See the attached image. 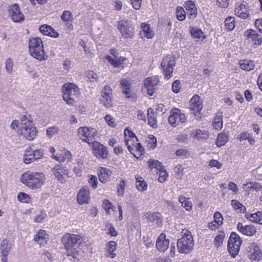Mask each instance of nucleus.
Instances as JSON below:
<instances>
[{
	"label": "nucleus",
	"instance_id": "57",
	"mask_svg": "<svg viewBox=\"0 0 262 262\" xmlns=\"http://www.w3.org/2000/svg\"><path fill=\"white\" fill-rule=\"evenodd\" d=\"M214 222L218 225H221L223 224V217L221 213L218 211L214 214Z\"/></svg>",
	"mask_w": 262,
	"mask_h": 262
},
{
	"label": "nucleus",
	"instance_id": "44",
	"mask_svg": "<svg viewBox=\"0 0 262 262\" xmlns=\"http://www.w3.org/2000/svg\"><path fill=\"white\" fill-rule=\"evenodd\" d=\"M141 28L144 33V36L148 38H151L154 35V33L150 30L149 26L148 24L142 23L141 24Z\"/></svg>",
	"mask_w": 262,
	"mask_h": 262
},
{
	"label": "nucleus",
	"instance_id": "3",
	"mask_svg": "<svg viewBox=\"0 0 262 262\" xmlns=\"http://www.w3.org/2000/svg\"><path fill=\"white\" fill-rule=\"evenodd\" d=\"M29 52L33 57L40 61L46 60L48 55L46 54L43 42L39 37H32L28 42Z\"/></svg>",
	"mask_w": 262,
	"mask_h": 262
},
{
	"label": "nucleus",
	"instance_id": "25",
	"mask_svg": "<svg viewBox=\"0 0 262 262\" xmlns=\"http://www.w3.org/2000/svg\"><path fill=\"white\" fill-rule=\"evenodd\" d=\"M54 175L57 180L60 183H63L64 182V175L66 174V169L64 167L62 166L57 165L53 169Z\"/></svg>",
	"mask_w": 262,
	"mask_h": 262
},
{
	"label": "nucleus",
	"instance_id": "53",
	"mask_svg": "<svg viewBox=\"0 0 262 262\" xmlns=\"http://www.w3.org/2000/svg\"><path fill=\"white\" fill-rule=\"evenodd\" d=\"M112 97H106L102 96L101 102L106 107H110L112 105Z\"/></svg>",
	"mask_w": 262,
	"mask_h": 262
},
{
	"label": "nucleus",
	"instance_id": "17",
	"mask_svg": "<svg viewBox=\"0 0 262 262\" xmlns=\"http://www.w3.org/2000/svg\"><path fill=\"white\" fill-rule=\"evenodd\" d=\"M249 6L248 4L243 3L235 8V13L238 16L243 19H247L249 16Z\"/></svg>",
	"mask_w": 262,
	"mask_h": 262
},
{
	"label": "nucleus",
	"instance_id": "20",
	"mask_svg": "<svg viewBox=\"0 0 262 262\" xmlns=\"http://www.w3.org/2000/svg\"><path fill=\"white\" fill-rule=\"evenodd\" d=\"M49 239V235L44 230H39L34 235V240L41 246H44Z\"/></svg>",
	"mask_w": 262,
	"mask_h": 262
},
{
	"label": "nucleus",
	"instance_id": "10",
	"mask_svg": "<svg viewBox=\"0 0 262 262\" xmlns=\"http://www.w3.org/2000/svg\"><path fill=\"white\" fill-rule=\"evenodd\" d=\"M78 133L79 136H81L80 138L85 142H87L90 145L93 142H91L94 139L97 131L95 128L88 127H80L78 129Z\"/></svg>",
	"mask_w": 262,
	"mask_h": 262
},
{
	"label": "nucleus",
	"instance_id": "4",
	"mask_svg": "<svg viewBox=\"0 0 262 262\" xmlns=\"http://www.w3.org/2000/svg\"><path fill=\"white\" fill-rule=\"evenodd\" d=\"M81 243L80 236L74 234L67 233V256L72 261H77V248Z\"/></svg>",
	"mask_w": 262,
	"mask_h": 262
},
{
	"label": "nucleus",
	"instance_id": "23",
	"mask_svg": "<svg viewBox=\"0 0 262 262\" xmlns=\"http://www.w3.org/2000/svg\"><path fill=\"white\" fill-rule=\"evenodd\" d=\"M80 94V90L77 85L71 82L67 83V97H78Z\"/></svg>",
	"mask_w": 262,
	"mask_h": 262
},
{
	"label": "nucleus",
	"instance_id": "2",
	"mask_svg": "<svg viewBox=\"0 0 262 262\" xmlns=\"http://www.w3.org/2000/svg\"><path fill=\"white\" fill-rule=\"evenodd\" d=\"M20 181L29 188L36 190L40 188L45 184L46 177L41 172L27 171L22 174Z\"/></svg>",
	"mask_w": 262,
	"mask_h": 262
},
{
	"label": "nucleus",
	"instance_id": "49",
	"mask_svg": "<svg viewBox=\"0 0 262 262\" xmlns=\"http://www.w3.org/2000/svg\"><path fill=\"white\" fill-rule=\"evenodd\" d=\"M149 217L151 221L156 222L158 224L162 223V219L161 215L158 212L150 213L149 215Z\"/></svg>",
	"mask_w": 262,
	"mask_h": 262
},
{
	"label": "nucleus",
	"instance_id": "32",
	"mask_svg": "<svg viewBox=\"0 0 262 262\" xmlns=\"http://www.w3.org/2000/svg\"><path fill=\"white\" fill-rule=\"evenodd\" d=\"M147 118L148 124L152 127L157 126V118L155 116V112L154 110L150 107L147 110Z\"/></svg>",
	"mask_w": 262,
	"mask_h": 262
},
{
	"label": "nucleus",
	"instance_id": "27",
	"mask_svg": "<svg viewBox=\"0 0 262 262\" xmlns=\"http://www.w3.org/2000/svg\"><path fill=\"white\" fill-rule=\"evenodd\" d=\"M117 243L114 241L109 242L106 247V253L105 255L114 258L116 257V253H114L116 250Z\"/></svg>",
	"mask_w": 262,
	"mask_h": 262
},
{
	"label": "nucleus",
	"instance_id": "7",
	"mask_svg": "<svg viewBox=\"0 0 262 262\" xmlns=\"http://www.w3.org/2000/svg\"><path fill=\"white\" fill-rule=\"evenodd\" d=\"M44 150L42 149H33L31 147L26 149L24 152L23 161L29 164L42 158Z\"/></svg>",
	"mask_w": 262,
	"mask_h": 262
},
{
	"label": "nucleus",
	"instance_id": "14",
	"mask_svg": "<svg viewBox=\"0 0 262 262\" xmlns=\"http://www.w3.org/2000/svg\"><path fill=\"white\" fill-rule=\"evenodd\" d=\"M248 253V256L252 260H259L262 257L260 249L258 245L255 243L250 244L246 248Z\"/></svg>",
	"mask_w": 262,
	"mask_h": 262
},
{
	"label": "nucleus",
	"instance_id": "26",
	"mask_svg": "<svg viewBox=\"0 0 262 262\" xmlns=\"http://www.w3.org/2000/svg\"><path fill=\"white\" fill-rule=\"evenodd\" d=\"M245 216L247 219L253 223L262 225V212L257 211L254 213H246Z\"/></svg>",
	"mask_w": 262,
	"mask_h": 262
},
{
	"label": "nucleus",
	"instance_id": "48",
	"mask_svg": "<svg viewBox=\"0 0 262 262\" xmlns=\"http://www.w3.org/2000/svg\"><path fill=\"white\" fill-rule=\"evenodd\" d=\"M47 217V214L45 211H41L36 214L34 218V222L37 223H41Z\"/></svg>",
	"mask_w": 262,
	"mask_h": 262
},
{
	"label": "nucleus",
	"instance_id": "41",
	"mask_svg": "<svg viewBox=\"0 0 262 262\" xmlns=\"http://www.w3.org/2000/svg\"><path fill=\"white\" fill-rule=\"evenodd\" d=\"M231 204L235 210H238L240 213H244L246 210V207L237 200H232Z\"/></svg>",
	"mask_w": 262,
	"mask_h": 262
},
{
	"label": "nucleus",
	"instance_id": "33",
	"mask_svg": "<svg viewBox=\"0 0 262 262\" xmlns=\"http://www.w3.org/2000/svg\"><path fill=\"white\" fill-rule=\"evenodd\" d=\"M121 88L122 92L125 94V97L127 98L130 97V84L129 81L125 79L121 80L120 82Z\"/></svg>",
	"mask_w": 262,
	"mask_h": 262
},
{
	"label": "nucleus",
	"instance_id": "34",
	"mask_svg": "<svg viewBox=\"0 0 262 262\" xmlns=\"http://www.w3.org/2000/svg\"><path fill=\"white\" fill-rule=\"evenodd\" d=\"M213 126L217 130H220L223 127L222 113L221 112H217L216 113L215 117L214 118Z\"/></svg>",
	"mask_w": 262,
	"mask_h": 262
},
{
	"label": "nucleus",
	"instance_id": "6",
	"mask_svg": "<svg viewBox=\"0 0 262 262\" xmlns=\"http://www.w3.org/2000/svg\"><path fill=\"white\" fill-rule=\"evenodd\" d=\"M242 240L239 236L235 232H232L228 242V249L233 257H235L238 253Z\"/></svg>",
	"mask_w": 262,
	"mask_h": 262
},
{
	"label": "nucleus",
	"instance_id": "9",
	"mask_svg": "<svg viewBox=\"0 0 262 262\" xmlns=\"http://www.w3.org/2000/svg\"><path fill=\"white\" fill-rule=\"evenodd\" d=\"M175 64L176 60L173 57L167 56L163 59L161 66L164 71L165 77L167 79L172 77Z\"/></svg>",
	"mask_w": 262,
	"mask_h": 262
},
{
	"label": "nucleus",
	"instance_id": "13",
	"mask_svg": "<svg viewBox=\"0 0 262 262\" xmlns=\"http://www.w3.org/2000/svg\"><path fill=\"white\" fill-rule=\"evenodd\" d=\"M118 29L125 38H130L134 36V29L132 24L127 20H121L118 25Z\"/></svg>",
	"mask_w": 262,
	"mask_h": 262
},
{
	"label": "nucleus",
	"instance_id": "36",
	"mask_svg": "<svg viewBox=\"0 0 262 262\" xmlns=\"http://www.w3.org/2000/svg\"><path fill=\"white\" fill-rule=\"evenodd\" d=\"M239 64L240 67L242 69L247 71H250L254 69V64L253 61L244 60L240 61Z\"/></svg>",
	"mask_w": 262,
	"mask_h": 262
},
{
	"label": "nucleus",
	"instance_id": "47",
	"mask_svg": "<svg viewBox=\"0 0 262 262\" xmlns=\"http://www.w3.org/2000/svg\"><path fill=\"white\" fill-rule=\"evenodd\" d=\"M148 163L149 167L151 169L155 168L158 170L163 169V165L162 164L161 162H159L158 160H150V161H148Z\"/></svg>",
	"mask_w": 262,
	"mask_h": 262
},
{
	"label": "nucleus",
	"instance_id": "12",
	"mask_svg": "<svg viewBox=\"0 0 262 262\" xmlns=\"http://www.w3.org/2000/svg\"><path fill=\"white\" fill-rule=\"evenodd\" d=\"M91 145L93 148L94 155L97 158L105 159L107 158L108 151L106 147L97 141L93 142Z\"/></svg>",
	"mask_w": 262,
	"mask_h": 262
},
{
	"label": "nucleus",
	"instance_id": "38",
	"mask_svg": "<svg viewBox=\"0 0 262 262\" xmlns=\"http://www.w3.org/2000/svg\"><path fill=\"white\" fill-rule=\"evenodd\" d=\"M243 188L245 189L246 191H249L252 189H254L256 191L262 190V186L258 183H248L244 185Z\"/></svg>",
	"mask_w": 262,
	"mask_h": 262
},
{
	"label": "nucleus",
	"instance_id": "29",
	"mask_svg": "<svg viewBox=\"0 0 262 262\" xmlns=\"http://www.w3.org/2000/svg\"><path fill=\"white\" fill-rule=\"evenodd\" d=\"M112 172L109 169L106 168L101 167L98 172L99 180L103 183L106 182L108 180Z\"/></svg>",
	"mask_w": 262,
	"mask_h": 262
},
{
	"label": "nucleus",
	"instance_id": "5",
	"mask_svg": "<svg viewBox=\"0 0 262 262\" xmlns=\"http://www.w3.org/2000/svg\"><path fill=\"white\" fill-rule=\"evenodd\" d=\"M194 243L192 236L188 231H186L183 236L178 240L177 247L178 251L182 253L187 254L192 249Z\"/></svg>",
	"mask_w": 262,
	"mask_h": 262
},
{
	"label": "nucleus",
	"instance_id": "54",
	"mask_svg": "<svg viewBox=\"0 0 262 262\" xmlns=\"http://www.w3.org/2000/svg\"><path fill=\"white\" fill-rule=\"evenodd\" d=\"M86 76L89 78V80L92 82L97 81L98 80V75L93 71H88L86 73Z\"/></svg>",
	"mask_w": 262,
	"mask_h": 262
},
{
	"label": "nucleus",
	"instance_id": "59",
	"mask_svg": "<svg viewBox=\"0 0 262 262\" xmlns=\"http://www.w3.org/2000/svg\"><path fill=\"white\" fill-rule=\"evenodd\" d=\"M125 140L128 150L130 152V153L132 152L133 150H134V147L135 144L134 143L135 141L134 139H129L127 138H125Z\"/></svg>",
	"mask_w": 262,
	"mask_h": 262
},
{
	"label": "nucleus",
	"instance_id": "35",
	"mask_svg": "<svg viewBox=\"0 0 262 262\" xmlns=\"http://www.w3.org/2000/svg\"><path fill=\"white\" fill-rule=\"evenodd\" d=\"M190 33L195 38H202L205 39L206 37L203 31L197 27H191L190 28Z\"/></svg>",
	"mask_w": 262,
	"mask_h": 262
},
{
	"label": "nucleus",
	"instance_id": "8",
	"mask_svg": "<svg viewBox=\"0 0 262 262\" xmlns=\"http://www.w3.org/2000/svg\"><path fill=\"white\" fill-rule=\"evenodd\" d=\"M186 117L184 113H181L178 108H173L170 111V115L168 117V122L173 127H176L180 123H185Z\"/></svg>",
	"mask_w": 262,
	"mask_h": 262
},
{
	"label": "nucleus",
	"instance_id": "42",
	"mask_svg": "<svg viewBox=\"0 0 262 262\" xmlns=\"http://www.w3.org/2000/svg\"><path fill=\"white\" fill-rule=\"evenodd\" d=\"M179 202L181 203L182 206L185 208L186 210L189 211L192 209V203L190 201L187 200L186 198L183 196H180L179 198Z\"/></svg>",
	"mask_w": 262,
	"mask_h": 262
},
{
	"label": "nucleus",
	"instance_id": "43",
	"mask_svg": "<svg viewBox=\"0 0 262 262\" xmlns=\"http://www.w3.org/2000/svg\"><path fill=\"white\" fill-rule=\"evenodd\" d=\"M18 201L22 203H29L31 201V198L29 194L25 192H19L17 196Z\"/></svg>",
	"mask_w": 262,
	"mask_h": 262
},
{
	"label": "nucleus",
	"instance_id": "19",
	"mask_svg": "<svg viewBox=\"0 0 262 262\" xmlns=\"http://www.w3.org/2000/svg\"><path fill=\"white\" fill-rule=\"evenodd\" d=\"M238 230L244 235L248 236H252L255 234L256 230L252 225H244L241 223H238L237 225Z\"/></svg>",
	"mask_w": 262,
	"mask_h": 262
},
{
	"label": "nucleus",
	"instance_id": "18",
	"mask_svg": "<svg viewBox=\"0 0 262 262\" xmlns=\"http://www.w3.org/2000/svg\"><path fill=\"white\" fill-rule=\"evenodd\" d=\"M90 198L89 195V189L87 187H82L77 194V202L79 204H88Z\"/></svg>",
	"mask_w": 262,
	"mask_h": 262
},
{
	"label": "nucleus",
	"instance_id": "50",
	"mask_svg": "<svg viewBox=\"0 0 262 262\" xmlns=\"http://www.w3.org/2000/svg\"><path fill=\"white\" fill-rule=\"evenodd\" d=\"M13 61L11 58H8L5 61V69L8 74H11L13 71Z\"/></svg>",
	"mask_w": 262,
	"mask_h": 262
},
{
	"label": "nucleus",
	"instance_id": "40",
	"mask_svg": "<svg viewBox=\"0 0 262 262\" xmlns=\"http://www.w3.org/2000/svg\"><path fill=\"white\" fill-rule=\"evenodd\" d=\"M136 187L139 190L141 191H144L147 189V185L146 182L142 177L136 178Z\"/></svg>",
	"mask_w": 262,
	"mask_h": 262
},
{
	"label": "nucleus",
	"instance_id": "45",
	"mask_svg": "<svg viewBox=\"0 0 262 262\" xmlns=\"http://www.w3.org/2000/svg\"><path fill=\"white\" fill-rule=\"evenodd\" d=\"M226 29L231 31L235 28L234 18L232 17H228L225 20Z\"/></svg>",
	"mask_w": 262,
	"mask_h": 262
},
{
	"label": "nucleus",
	"instance_id": "58",
	"mask_svg": "<svg viewBox=\"0 0 262 262\" xmlns=\"http://www.w3.org/2000/svg\"><path fill=\"white\" fill-rule=\"evenodd\" d=\"M176 155L177 156L182 157L184 158L188 157L190 155L188 151L185 149H178L176 151Z\"/></svg>",
	"mask_w": 262,
	"mask_h": 262
},
{
	"label": "nucleus",
	"instance_id": "28",
	"mask_svg": "<svg viewBox=\"0 0 262 262\" xmlns=\"http://www.w3.org/2000/svg\"><path fill=\"white\" fill-rule=\"evenodd\" d=\"M186 10L189 12V18H194L196 16V9L194 3L192 1H187L185 3Z\"/></svg>",
	"mask_w": 262,
	"mask_h": 262
},
{
	"label": "nucleus",
	"instance_id": "30",
	"mask_svg": "<svg viewBox=\"0 0 262 262\" xmlns=\"http://www.w3.org/2000/svg\"><path fill=\"white\" fill-rule=\"evenodd\" d=\"M107 60L115 67H119L122 64H124V61H126L127 59L125 57L120 56L117 57L116 56L114 58L110 56L106 57Z\"/></svg>",
	"mask_w": 262,
	"mask_h": 262
},
{
	"label": "nucleus",
	"instance_id": "61",
	"mask_svg": "<svg viewBox=\"0 0 262 262\" xmlns=\"http://www.w3.org/2000/svg\"><path fill=\"white\" fill-rule=\"evenodd\" d=\"M181 89V82L179 80H175L172 85V91L175 93L179 92Z\"/></svg>",
	"mask_w": 262,
	"mask_h": 262
},
{
	"label": "nucleus",
	"instance_id": "22",
	"mask_svg": "<svg viewBox=\"0 0 262 262\" xmlns=\"http://www.w3.org/2000/svg\"><path fill=\"white\" fill-rule=\"evenodd\" d=\"M40 32L44 35L57 38L59 34L51 26L45 24L39 27Z\"/></svg>",
	"mask_w": 262,
	"mask_h": 262
},
{
	"label": "nucleus",
	"instance_id": "16",
	"mask_svg": "<svg viewBox=\"0 0 262 262\" xmlns=\"http://www.w3.org/2000/svg\"><path fill=\"white\" fill-rule=\"evenodd\" d=\"M159 82V78L156 76L147 77L145 79L144 85L149 95L152 96L153 95L155 92V87L158 85Z\"/></svg>",
	"mask_w": 262,
	"mask_h": 262
},
{
	"label": "nucleus",
	"instance_id": "24",
	"mask_svg": "<svg viewBox=\"0 0 262 262\" xmlns=\"http://www.w3.org/2000/svg\"><path fill=\"white\" fill-rule=\"evenodd\" d=\"M191 103L190 108L193 113L200 112L203 105L201 101H200V97L198 95L194 96L190 100Z\"/></svg>",
	"mask_w": 262,
	"mask_h": 262
},
{
	"label": "nucleus",
	"instance_id": "56",
	"mask_svg": "<svg viewBox=\"0 0 262 262\" xmlns=\"http://www.w3.org/2000/svg\"><path fill=\"white\" fill-rule=\"evenodd\" d=\"M102 96L112 97V90L110 86L106 85L104 87L102 92Z\"/></svg>",
	"mask_w": 262,
	"mask_h": 262
},
{
	"label": "nucleus",
	"instance_id": "37",
	"mask_svg": "<svg viewBox=\"0 0 262 262\" xmlns=\"http://www.w3.org/2000/svg\"><path fill=\"white\" fill-rule=\"evenodd\" d=\"M134 148V150H133V152H131V154H132L136 158H140L143 155V152L144 151V148L140 143H137L135 145Z\"/></svg>",
	"mask_w": 262,
	"mask_h": 262
},
{
	"label": "nucleus",
	"instance_id": "15",
	"mask_svg": "<svg viewBox=\"0 0 262 262\" xmlns=\"http://www.w3.org/2000/svg\"><path fill=\"white\" fill-rule=\"evenodd\" d=\"M9 14L12 20L16 23H19L24 20V15L21 13L18 5L14 4L9 8Z\"/></svg>",
	"mask_w": 262,
	"mask_h": 262
},
{
	"label": "nucleus",
	"instance_id": "51",
	"mask_svg": "<svg viewBox=\"0 0 262 262\" xmlns=\"http://www.w3.org/2000/svg\"><path fill=\"white\" fill-rule=\"evenodd\" d=\"M177 18L180 21L184 20L186 18V13L182 7L178 6L177 8Z\"/></svg>",
	"mask_w": 262,
	"mask_h": 262
},
{
	"label": "nucleus",
	"instance_id": "1",
	"mask_svg": "<svg viewBox=\"0 0 262 262\" xmlns=\"http://www.w3.org/2000/svg\"><path fill=\"white\" fill-rule=\"evenodd\" d=\"M20 122L14 120L11 124V128L16 131L18 135L28 141H32L38 135V130L35 126L29 115H23Z\"/></svg>",
	"mask_w": 262,
	"mask_h": 262
},
{
	"label": "nucleus",
	"instance_id": "60",
	"mask_svg": "<svg viewBox=\"0 0 262 262\" xmlns=\"http://www.w3.org/2000/svg\"><path fill=\"white\" fill-rule=\"evenodd\" d=\"M125 189V182L124 181H121L120 184L117 186V193L119 196H122L124 193Z\"/></svg>",
	"mask_w": 262,
	"mask_h": 262
},
{
	"label": "nucleus",
	"instance_id": "31",
	"mask_svg": "<svg viewBox=\"0 0 262 262\" xmlns=\"http://www.w3.org/2000/svg\"><path fill=\"white\" fill-rule=\"evenodd\" d=\"M11 248V244L9 243L7 239H4L2 241L0 246V250L2 254V257H7Z\"/></svg>",
	"mask_w": 262,
	"mask_h": 262
},
{
	"label": "nucleus",
	"instance_id": "55",
	"mask_svg": "<svg viewBox=\"0 0 262 262\" xmlns=\"http://www.w3.org/2000/svg\"><path fill=\"white\" fill-rule=\"evenodd\" d=\"M159 171H160V173L158 180L160 182H164L167 179L168 176L167 172L164 167H163V169L159 170Z\"/></svg>",
	"mask_w": 262,
	"mask_h": 262
},
{
	"label": "nucleus",
	"instance_id": "63",
	"mask_svg": "<svg viewBox=\"0 0 262 262\" xmlns=\"http://www.w3.org/2000/svg\"><path fill=\"white\" fill-rule=\"evenodd\" d=\"M89 183L91 185V186L94 189L97 188V184H98V180L97 178L95 176H91L90 179H89Z\"/></svg>",
	"mask_w": 262,
	"mask_h": 262
},
{
	"label": "nucleus",
	"instance_id": "21",
	"mask_svg": "<svg viewBox=\"0 0 262 262\" xmlns=\"http://www.w3.org/2000/svg\"><path fill=\"white\" fill-rule=\"evenodd\" d=\"M169 241L166 239L165 235L162 233L158 237L157 242L156 246L158 249L161 252L165 251L169 247Z\"/></svg>",
	"mask_w": 262,
	"mask_h": 262
},
{
	"label": "nucleus",
	"instance_id": "64",
	"mask_svg": "<svg viewBox=\"0 0 262 262\" xmlns=\"http://www.w3.org/2000/svg\"><path fill=\"white\" fill-rule=\"evenodd\" d=\"M105 120L110 126L112 127H115L116 126L114 120L111 115H106L105 117Z\"/></svg>",
	"mask_w": 262,
	"mask_h": 262
},
{
	"label": "nucleus",
	"instance_id": "11",
	"mask_svg": "<svg viewBox=\"0 0 262 262\" xmlns=\"http://www.w3.org/2000/svg\"><path fill=\"white\" fill-rule=\"evenodd\" d=\"M244 35L248 42L252 43L254 48L260 46L262 42V37L256 30L249 29L245 31Z\"/></svg>",
	"mask_w": 262,
	"mask_h": 262
},
{
	"label": "nucleus",
	"instance_id": "39",
	"mask_svg": "<svg viewBox=\"0 0 262 262\" xmlns=\"http://www.w3.org/2000/svg\"><path fill=\"white\" fill-rule=\"evenodd\" d=\"M228 136L225 133H220L217 136L216 144L218 147L224 145L228 140Z\"/></svg>",
	"mask_w": 262,
	"mask_h": 262
},
{
	"label": "nucleus",
	"instance_id": "62",
	"mask_svg": "<svg viewBox=\"0 0 262 262\" xmlns=\"http://www.w3.org/2000/svg\"><path fill=\"white\" fill-rule=\"evenodd\" d=\"M67 16H68L67 18V27L68 26V29L71 30L73 28V25L70 24V21L73 19V15L70 11H67Z\"/></svg>",
	"mask_w": 262,
	"mask_h": 262
},
{
	"label": "nucleus",
	"instance_id": "46",
	"mask_svg": "<svg viewBox=\"0 0 262 262\" xmlns=\"http://www.w3.org/2000/svg\"><path fill=\"white\" fill-rule=\"evenodd\" d=\"M59 128L57 126L48 127L46 130L47 136L50 138L57 135L59 132Z\"/></svg>",
	"mask_w": 262,
	"mask_h": 262
},
{
	"label": "nucleus",
	"instance_id": "52",
	"mask_svg": "<svg viewBox=\"0 0 262 262\" xmlns=\"http://www.w3.org/2000/svg\"><path fill=\"white\" fill-rule=\"evenodd\" d=\"M195 136L198 139H206L208 138L209 135L207 131L198 129L195 132Z\"/></svg>",
	"mask_w": 262,
	"mask_h": 262
}]
</instances>
